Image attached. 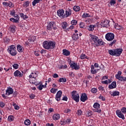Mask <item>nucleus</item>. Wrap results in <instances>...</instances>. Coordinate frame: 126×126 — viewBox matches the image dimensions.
Returning a JSON list of instances; mask_svg holds the SVG:
<instances>
[{
    "label": "nucleus",
    "instance_id": "nucleus-5",
    "mask_svg": "<svg viewBox=\"0 0 126 126\" xmlns=\"http://www.w3.org/2000/svg\"><path fill=\"white\" fill-rule=\"evenodd\" d=\"M70 66L71 68H73V69H75V70H78V69L80 68V67H79V64H77V63H76L75 62L71 63L70 64Z\"/></svg>",
    "mask_w": 126,
    "mask_h": 126
},
{
    "label": "nucleus",
    "instance_id": "nucleus-60",
    "mask_svg": "<svg viewBox=\"0 0 126 126\" xmlns=\"http://www.w3.org/2000/svg\"><path fill=\"white\" fill-rule=\"evenodd\" d=\"M13 106L15 110H19V109H20V107H19V106H18V105H16L15 103L13 104Z\"/></svg>",
    "mask_w": 126,
    "mask_h": 126
},
{
    "label": "nucleus",
    "instance_id": "nucleus-35",
    "mask_svg": "<svg viewBox=\"0 0 126 126\" xmlns=\"http://www.w3.org/2000/svg\"><path fill=\"white\" fill-rule=\"evenodd\" d=\"M108 53L109 54L111 55V56H115V49H110L108 51Z\"/></svg>",
    "mask_w": 126,
    "mask_h": 126
},
{
    "label": "nucleus",
    "instance_id": "nucleus-11",
    "mask_svg": "<svg viewBox=\"0 0 126 126\" xmlns=\"http://www.w3.org/2000/svg\"><path fill=\"white\" fill-rule=\"evenodd\" d=\"M63 92L62 91H58L56 95L55 99L57 101H61V97H62V94Z\"/></svg>",
    "mask_w": 126,
    "mask_h": 126
},
{
    "label": "nucleus",
    "instance_id": "nucleus-61",
    "mask_svg": "<svg viewBox=\"0 0 126 126\" xmlns=\"http://www.w3.org/2000/svg\"><path fill=\"white\" fill-rule=\"evenodd\" d=\"M116 42H117V40L116 39H114L109 44V46H113V45H115V44H116Z\"/></svg>",
    "mask_w": 126,
    "mask_h": 126
},
{
    "label": "nucleus",
    "instance_id": "nucleus-31",
    "mask_svg": "<svg viewBox=\"0 0 126 126\" xmlns=\"http://www.w3.org/2000/svg\"><path fill=\"white\" fill-rule=\"evenodd\" d=\"M7 120H8V122L11 123V122H13V121H14V117H13V115H10L8 117Z\"/></svg>",
    "mask_w": 126,
    "mask_h": 126
},
{
    "label": "nucleus",
    "instance_id": "nucleus-21",
    "mask_svg": "<svg viewBox=\"0 0 126 126\" xmlns=\"http://www.w3.org/2000/svg\"><path fill=\"white\" fill-rule=\"evenodd\" d=\"M59 119H61V115L59 114H54L53 116V119L54 121H58Z\"/></svg>",
    "mask_w": 126,
    "mask_h": 126
},
{
    "label": "nucleus",
    "instance_id": "nucleus-45",
    "mask_svg": "<svg viewBox=\"0 0 126 126\" xmlns=\"http://www.w3.org/2000/svg\"><path fill=\"white\" fill-rule=\"evenodd\" d=\"M29 4H30V2H29V1H26L23 4V6H24L25 7H28V6H29Z\"/></svg>",
    "mask_w": 126,
    "mask_h": 126
},
{
    "label": "nucleus",
    "instance_id": "nucleus-53",
    "mask_svg": "<svg viewBox=\"0 0 126 126\" xmlns=\"http://www.w3.org/2000/svg\"><path fill=\"white\" fill-rule=\"evenodd\" d=\"M10 30H11V32H12V33H14V32H15V26H13L11 27Z\"/></svg>",
    "mask_w": 126,
    "mask_h": 126
},
{
    "label": "nucleus",
    "instance_id": "nucleus-33",
    "mask_svg": "<svg viewBox=\"0 0 126 126\" xmlns=\"http://www.w3.org/2000/svg\"><path fill=\"white\" fill-rule=\"evenodd\" d=\"M20 16L24 20H25V19H27V18H28V16L25 15L24 14H23V13H21L20 14Z\"/></svg>",
    "mask_w": 126,
    "mask_h": 126
},
{
    "label": "nucleus",
    "instance_id": "nucleus-57",
    "mask_svg": "<svg viewBox=\"0 0 126 126\" xmlns=\"http://www.w3.org/2000/svg\"><path fill=\"white\" fill-rule=\"evenodd\" d=\"M71 110L70 109H69L68 108H66L64 110V113L65 114H68V113H70V111Z\"/></svg>",
    "mask_w": 126,
    "mask_h": 126
},
{
    "label": "nucleus",
    "instance_id": "nucleus-64",
    "mask_svg": "<svg viewBox=\"0 0 126 126\" xmlns=\"http://www.w3.org/2000/svg\"><path fill=\"white\" fill-rule=\"evenodd\" d=\"M91 71L93 74H95L97 73V71H96L95 69H94V70H91Z\"/></svg>",
    "mask_w": 126,
    "mask_h": 126
},
{
    "label": "nucleus",
    "instance_id": "nucleus-32",
    "mask_svg": "<svg viewBox=\"0 0 126 126\" xmlns=\"http://www.w3.org/2000/svg\"><path fill=\"white\" fill-rule=\"evenodd\" d=\"M85 59H86V60H89V58L88 57L86 56V55H85V54H81V55L80 56V59L84 60Z\"/></svg>",
    "mask_w": 126,
    "mask_h": 126
},
{
    "label": "nucleus",
    "instance_id": "nucleus-9",
    "mask_svg": "<svg viewBox=\"0 0 126 126\" xmlns=\"http://www.w3.org/2000/svg\"><path fill=\"white\" fill-rule=\"evenodd\" d=\"M57 14L60 17H63V18H64L65 17L64 10L63 9L58 10Z\"/></svg>",
    "mask_w": 126,
    "mask_h": 126
},
{
    "label": "nucleus",
    "instance_id": "nucleus-3",
    "mask_svg": "<svg viewBox=\"0 0 126 126\" xmlns=\"http://www.w3.org/2000/svg\"><path fill=\"white\" fill-rule=\"evenodd\" d=\"M71 98L72 100H74L76 102H79V94H77L76 91H73L72 92Z\"/></svg>",
    "mask_w": 126,
    "mask_h": 126
},
{
    "label": "nucleus",
    "instance_id": "nucleus-29",
    "mask_svg": "<svg viewBox=\"0 0 126 126\" xmlns=\"http://www.w3.org/2000/svg\"><path fill=\"white\" fill-rule=\"evenodd\" d=\"M3 40H4V43L6 45L9 44V42H10V39H9V38H8L7 37H4Z\"/></svg>",
    "mask_w": 126,
    "mask_h": 126
},
{
    "label": "nucleus",
    "instance_id": "nucleus-14",
    "mask_svg": "<svg viewBox=\"0 0 126 126\" xmlns=\"http://www.w3.org/2000/svg\"><path fill=\"white\" fill-rule=\"evenodd\" d=\"M117 88V82L113 81L110 85H108L109 89H114Z\"/></svg>",
    "mask_w": 126,
    "mask_h": 126
},
{
    "label": "nucleus",
    "instance_id": "nucleus-59",
    "mask_svg": "<svg viewBox=\"0 0 126 126\" xmlns=\"http://www.w3.org/2000/svg\"><path fill=\"white\" fill-rule=\"evenodd\" d=\"M121 112L123 113V114H126V107H123L121 109Z\"/></svg>",
    "mask_w": 126,
    "mask_h": 126
},
{
    "label": "nucleus",
    "instance_id": "nucleus-56",
    "mask_svg": "<svg viewBox=\"0 0 126 126\" xmlns=\"http://www.w3.org/2000/svg\"><path fill=\"white\" fill-rule=\"evenodd\" d=\"M110 3L111 5H115L116 4V0H110Z\"/></svg>",
    "mask_w": 126,
    "mask_h": 126
},
{
    "label": "nucleus",
    "instance_id": "nucleus-22",
    "mask_svg": "<svg viewBox=\"0 0 126 126\" xmlns=\"http://www.w3.org/2000/svg\"><path fill=\"white\" fill-rule=\"evenodd\" d=\"M71 15V9H68L65 11V17H68Z\"/></svg>",
    "mask_w": 126,
    "mask_h": 126
},
{
    "label": "nucleus",
    "instance_id": "nucleus-8",
    "mask_svg": "<svg viewBox=\"0 0 126 126\" xmlns=\"http://www.w3.org/2000/svg\"><path fill=\"white\" fill-rule=\"evenodd\" d=\"M88 100V97H87V94L86 93H82L80 96V101L81 102H85Z\"/></svg>",
    "mask_w": 126,
    "mask_h": 126
},
{
    "label": "nucleus",
    "instance_id": "nucleus-62",
    "mask_svg": "<svg viewBox=\"0 0 126 126\" xmlns=\"http://www.w3.org/2000/svg\"><path fill=\"white\" fill-rule=\"evenodd\" d=\"M7 6H9V7H13V5H12V2H10L9 3H8Z\"/></svg>",
    "mask_w": 126,
    "mask_h": 126
},
{
    "label": "nucleus",
    "instance_id": "nucleus-13",
    "mask_svg": "<svg viewBox=\"0 0 126 126\" xmlns=\"http://www.w3.org/2000/svg\"><path fill=\"white\" fill-rule=\"evenodd\" d=\"M13 93V89L10 87L7 88L6 90V95L7 96H9V95H11Z\"/></svg>",
    "mask_w": 126,
    "mask_h": 126
},
{
    "label": "nucleus",
    "instance_id": "nucleus-37",
    "mask_svg": "<svg viewBox=\"0 0 126 126\" xmlns=\"http://www.w3.org/2000/svg\"><path fill=\"white\" fill-rule=\"evenodd\" d=\"M91 16L90 14L87 13H84V14L82 15V17L83 18H87L88 17H90Z\"/></svg>",
    "mask_w": 126,
    "mask_h": 126
},
{
    "label": "nucleus",
    "instance_id": "nucleus-20",
    "mask_svg": "<svg viewBox=\"0 0 126 126\" xmlns=\"http://www.w3.org/2000/svg\"><path fill=\"white\" fill-rule=\"evenodd\" d=\"M63 56H66V57H67L69 56V55H70V52L66 49H63Z\"/></svg>",
    "mask_w": 126,
    "mask_h": 126
},
{
    "label": "nucleus",
    "instance_id": "nucleus-39",
    "mask_svg": "<svg viewBox=\"0 0 126 126\" xmlns=\"http://www.w3.org/2000/svg\"><path fill=\"white\" fill-rule=\"evenodd\" d=\"M73 9L76 12L79 11V10H80V7H79V6H74Z\"/></svg>",
    "mask_w": 126,
    "mask_h": 126
},
{
    "label": "nucleus",
    "instance_id": "nucleus-50",
    "mask_svg": "<svg viewBox=\"0 0 126 126\" xmlns=\"http://www.w3.org/2000/svg\"><path fill=\"white\" fill-rule=\"evenodd\" d=\"M98 99H99L100 100H101V101H105V100H106V98H105V97H104L101 94H100V96L98 97Z\"/></svg>",
    "mask_w": 126,
    "mask_h": 126
},
{
    "label": "nucleus",
    "instance_id": "nucleus-48",
    "mask_svg": "<svg viewBox=\"0 0 126 126\" xmlns=\"http://www.w3.org/2000/svg\"><path fill=\"white\" fill-rule=\"evenodd\" d=\"M79 26L80 28H84L85 27V23L84 22H81L80 23Z\"/></svg>",
    "mask_w": 126,
    "mask_h": 126
},
{
    "label": "nucleus",
    "instance_id": "nucleus-6",
    "mask_svg": "<svg viewBox=\"0 0 126 126\" xmlns=\"http://www.w3.org/2000/svg\"><path fill=\"white\" fill-rule=\"evenodd\" d=\"M123 48H117L115 49V57H120L123 53Z\"/></svg>",
    "mask_w": 126,
    "mask_h": 126
},
{
    "label": "nucleus",
    "instance_id": "nucleus-25",
    "mask_svg": "<svg viewBox=\"0 0 126 126\" xmlns=\"http://www.w3.org/2000/svg\"><path fill=\"white\" fill-rule=\"evenodd\" d=\"M72 38L74 41H77V40H78L79 39L78 34L73 33V34L72 35Z\"/></svg>",
    "mask_w": 126,
    "mask_h": 126
},
{
    "label": "nucleus",
    "instance_id": "nucleus-30",
    "mask_svg": "<svg viewBox=\"0 0 126 126\" xmlns=\"http://www.w3.org/2000/svg\"><path fill=\"white\" fill-rule=\"evenodd\" d=\"M97 43L99 45V46H104L105 45V44H106L104 41H102L101 39H99L98 40H97Z\"/></svg>",
    "mask_w": 126,
    "mask_h": 126
},
{
    "label": "nucleus",
    "instance_id": "nucleus-38",
    "mask_svg": "<svg viewBox=\"0 0 126 126\" xmlns=\"http://www.w3.org/2000/svg\"><path fill=\"white\" fill-rule=\"evenodd\" d=\"M24 124L26 126H30L31 124V121L29 119H27L25 121Z\"/></svg>",
    "mask_w": 126,
    "mask_h": 126
},
{
    "label": "nucleus",
    "instance_id": "nucleus-46",
    "mask_svg": "<svg viewBox=\"0 0 126 126\" xmlns=\"http://www.w3.org/2000/svg\"><path fill=\"white\" fill-rule=\"evenodd\" d=\"M118 80L120 81H123V82L126 81V77L121 76L119 79H118Z\"/></svg>",
    "mask_w": 126,
    "mask_h": 126
},
{
    "label": "nucleus",
    "instance_id": "nucleus-36",
    "mask_svg": "<svg viewBox=\"0 0 126 126\" xmlns=\"http://www.w3.org/2000/svg\"><path fill=\"white\" fill-rule=\"evenodd\" d=\"M122 71H119L117 74L115 75V77L116 79H118L120 77H122Z\"/></svg>",
    "mask_w": 126,
    "mask_h": 126
},
{
    "label": "nucleus",
    "instance_id": "nucleus-52",
    "mask_svg": "<svg viewBox=\"0 0 126 126\" xmlns=\"http://www.w3.org/2000/svg\"><path fill=\"white\" fill-rule=\"evenodd\" d=\"M72 25H76L77 24V21L76 20H72L71 22Z\"/></svg>",
    "mask_w": 126,
    "mask_h": 126
},
{
    "label": "nucleus",
    "instance_id": "nucleus-63",
    "mask_svg": "<svg viewBox=\"0 0 126 126\" xmlns=\"http://www.w3.org/2000/svg\"><path fill=\"white\" fill-rule=\"evenodd\" d=\"M30 98H31V99H34L35 98V94H30Z\"/></svg>",
    "mask_w": 126,
    "mask_h": 126
},
{
    "label": "nucleus",
    "instance_id": "nucleus-34",
    "mask_svg": "<svg viewBox=\"0 0 126 126\" xmlns=\"http://www.w3.org/2000/svg\"><path fill=\"white\" fill-rule=\"evenodd\" d=\"M94 109H100V104L98 102H95L93 105Z\"/></svg>",
    "mask_w": 126,
    "mask_h": 126
},
{
    "label": "nucleus",
    "instance_id": "nucleus-24",
    "mask_svg": "<svg viewBox=\"0 0 126 126\" xmlns=\"http://www.w3.org/2000/svg\"><path fill=\"white\" fill-rule=\"evenodd\" d=\"M114 28L115 29H117V30H120V31H122L123 30V27L122 26H120V25L118 24H116L114 26Z\"/></svg>",
    "mask_w": 126,
    "mask_h": 126
},
{
    "label": "nucleus",
    "instance_id": "nucleus-40",
    "mask_svg": "<svg viewBox=\"0 0 126 126\" xmlns=\"http://www.w3.org/2000/svg\"><path fill=\"white\" fill-rule=\"evenodd\" d=\"M62 28L63 29H66L67 27V23L66 22H63L62 24Z\"/></svg>",
    "mask_w": 126,
    "mask_h": 126
},
{
    "label": "nucleus",
    "instance_id": "nucleus-17",
    "mask_svg": "<svg viewBox=\"0 0 126 126\" xmlns=\"http://www.w3.org/2000/svg\"><path fill=\"white\" fill-rule=\"evenodd\" d=\"M90 37L93 42L94 43H97L98 42V40H99V38L96 35L90 34Z\"/></svg>",
    "mask_w": 126,
    "mask_h": 126
},
{
    "label": "nucleus",
    "instance_id": "nucleus-18",
    "mask_svg": "<svg viewBox=\"0 0 126 126\" xmlns=\"http://www.w3.org/2000/svg\"><path fill=\"white\" fill-rule=\"evenodd\" d=\"M17 50L19 53H22L24 50V48H23V47H22L20 44H18L17 45Z\"/></svg>",
    "mask_w": 126,
    "mask_h": 126
},
{
    "label": "nucleus",
    "instance_id": "nucleus-55",
    "mask_svg": "<svg viewBox=\"0 0 126 126\" xmlns=\"http://www.w3.org/2000/svg\"><path fill=\"white\" fill-rule=\"evenodd\" d=\"M92 116V111L89 110L87 112V117H91Z\"/></svg>",
    "mask_w": 126,
    "mask_h": 126
},
{
    "label": "nucleus",
    "instance_id": "nucleus-19",
    "mask_svg": "<svg viewBox=\"0 0 126 126\" xmlns=\"http://www.w3.org/2000/svg\"><path fill=\"white\" fill-rule=\"evenodd\" d=\"M40 82V84L38 85V86H37V89L41 91L43 89V88H47V86H44L43 85V83L42 82Z\"/></svg>",
    "mask_w": 126,
    "mask_h": 126
},
{
    "label": "nucleus",
    "instance_id": "nucleus-44",
    "mask_svg": "<svg viewBox=\"0 0 126 126\" xmlns=\"http://www.w3.org/2000/svg\"><path fill=\"white\" fill-rule=\"evenodd\" d=\"M19 20H17L16 19H14L13 18H10V21H11L12 22H14V23H17L18 22Z\"/></svg>",
    "mask_w": 126,
    "mask_h": 126
},
{
    "label": "nucleus",
    "instance_id": "nucleus-10",
    "mask_svg": "<svg viewBox=\"0 0 126 126\" xmlns=\"http://www.w3.org/2000/svg\"><path fill=\"white\" fill-rule=\"evenodd\" d=\"M29 82L30 83H32V84H34V85H39L40 84V82H38L36 78H32V79H29Z\"/></svg>",
    "mask_w": 126,
    "mask_h": 126
},
{
    "label": "nucleus",
    "instance_id": "nucleus-7",
    "mask_svg": "<svg viewBox=\"0 0 126 126\" xmlns=\"http://www.w3.org/2000/svg\"><path fill=\"white\" fill-rule=\"evenodd\" d=\"M109 22L107 20H104L103 21H102L101 23H100L101 26L102 27H106V28H108L110 25H109Z\"/></svg>",
    "mask_w": 126,
    "mask_h": 126
},
{
    "label": "nucleus",
    "instance_id": "nucleus-58",
    "mask_svg": "<svg viewBox=\"0 0 126 126\" xmlns=\"http://www.w3.org/2000/svg\"><path fill=\"white\" fill-rule=\"evenodd\" d=\"M12 66L15 69H17V68H18L19 66V65H18V64H14L12 65Z\"/></svg>",
    "mask_w": 126,
    "mask_h": 126
},
{
    "label": "nucleus",
    "instance_id": "nucleus-27",
    "mask_svg": "<svg viewBox=\"0 0 126 126\" xmlns=\"http://www.w3.org/2000/svg\"><path fill=\"white\" fill-rule=\"evenodd\" d=\"M120 92L117 91H114L113 92V93L111 94V96L113 97H116V96H119Z\"/></svg>",
    "mask_w": 126,
    "mask_h": 126
},
{
    "label": "nucleus",
    "instance_id": "nucleus-54",
    "mask_svg": "<svg viewBox=\"0 0 126 126\" xmlns=\"http://www.w3.org/2000/svg\"><path fill=\"white\" fill-rule=\"evenodd\" d=\"M83 114V112L81 110H77V114L78 116H81Z\"/></svg>",
    "mask_w": 126,
    "mask_h": 126
},
{
    "label": "nucleus",
    "instance_id": "nucleus-2",
    "mask_svg": "<svg viewBox=\"0 0 126 126\" xmlns=\"http://www.w3.org/2000/svg\"><path fill=\"white\" fill-rule=\"evenodd\" d=\"M7 52L12 56L14 57L17 55V51H16V47L14 45H11L8 47Z\"/></svg>",
    "mask_w": 126,
    "mask_h": 126
},
{
    "label": "nucleus",
    "instance_id": "nucleus-15",
    "mask_svg": "<svg viewBox=\"0 0 126 126\" xmlns=\"http://www.w3.org/2000/svg\"><path fill=\"white\" fill-rule=\"evenodd\" d=\"M55 23L54 22H50L47 26V30H50V31H52V28L54 27V26L55 25Z\"/></svg>",
    "mask_w": 126,
    "mask_h": 126
},
{
    "label": "nucleus",
    "instance_id": "nucleus-51",
    "mask_svg": "<svg viewBox=\"0 0 126 126\" xmlns=\"http://www.w3.org/2000/svg\"><path fill=\"white\" fill-rule=\"evenodd\" d=\"M98 90L99 91H102V92H105V89H104V87L100 86L98 87Z\"/></svg>",
    "mask_w": 126,
    "mask_h": 126
},
{
    "label": "nucleus",
    "instance_id": "nucleus-1",
    "mask_svg": "<svg viewBox=\"0 0 126 126\" xmlns=\"http://www.w3.org/2000/svg\"><path fill=\"white\" fill-rule=\"evenodd\" d=\"M42 46L46 50L54 49L56 47V42L52 40L44 41L42 43Z\"/></svg>",
    "mask_w": 126,
    "mask_h": 126
},
{
    "label": "nucleus",
    "instance_id": "nucleus-41",
    "mask_svg": "<svg viewBox=\"0 0 126 126\" xmlns=\"http://www.w3.org/2000/svg\"><path fill=\"white\" fill-rule=\"evenodd\" d=\"M41 0H34L32 2V5L33 6H35L37 3H39Z\"/></svg>",
    "mask_w": 126,
    "mask_h": 126
},
{
    "label": "nucleus",
    "instance_id": "nucleus-42",
    "mask_svg": "<svg viewBox=\"0 0 126 126\" xmlns=\"http://www.w3.org/2000/svg\"><path fill=\"white\" fill-rule=\"evenodd\" d=\"M57 91H58V89L52 88L50 90V92L51 93H53V94H56Z\"/></svg>",
    "mask_w": 126,
    "mask_h": 126
},
{
    "label": "nucleus",
    "instance_id": "nucleus-47",
    "mask_svg": "<svg viewBox=\"0 0 126 126\" xmlns=\"http://www.w3.org/2000/svg\"><path fill=\"white\" fill-rule=\"evenodd\" d=\"M59 81V82H66V79L65 78H60Z\"/></svg>",
    "mask_w": 126,
    "mask_h": 126
},
{
    "label": "nucleus",
    "instance_id": "nucleus-26",
    "mask_svg": "<svg viewBox=\"0 0 126 126\" xmlns=\"http://www.w3.org/2000/svg\"><path fill=\"white\" fill-rule=\"evenodd\" d=\"M95 27H96L95 25H90L88 28V30H89V31H93Z\"/></svg>",
    "mask_w": 126,
    "mask_h": 126
},
{
    "label": "nucleus",
    "instance_id": "nucleus-43",
    "mask_svg": "<svg viewBox=\"0 0 126 126\" xmlns=\"http://www.w3.org/2000/svg\"><path fill=\"white\" fill-rule=\"evenodd\" d=\"M97 91H98V90L97 88H93L91 90V92L92 93H93L94 94H95V93H97Z\"/></svg>",
    "mask_w": 126,
    "mask_h": 126
},
{
    "label": "nucleus",
    "instance_id": "nucleus-12",
    "mask_svg": "<svg viewBox=\"0 0 126 126\" xmlns=\"http://www.w3.org/2000/svg\"><path fill=\"white\" fill-rule=\"evenodd\" d=\"M116 114L119 118H121V119H122V120H125V115H124L122 113V111H121V110H117L116 111Z\"/></svg>",
    "mask_w": 126,
    "mask_h": 126
},
{
    "label": "nucleus",
    "instance_id": "nucleus-49",
    "mask_svg": "<svg viewBox=\"0 0 126 126\" xmlns=\"http://www.w3.org/2000/svg\"><path fill=\"white\" fill-rule=\"evenodd\" d=\"M94 112H95V113H101V112H102V111L101 110V109H99V108H95V109H93Z\"/></svg>",
    "mask_w": 126,
    "mask_h": 126
},
{
    "label": "nucleus",
    "instance_id": "nucleus-4",
    "mask_svg": "<svg viewBox=\"0 0 126 126\" xmlns=\"http://www.w3.org/2000/svg\"><path fill=\"white\" fill-rule=\"evenodd\" d=\"M105 39L107 41H113L114 39H115V34L112 32H108L105 35Z\"/></svg>",
    "mask_w": 126,
    "mask_h": 126
},
{
    "label": "nucleus",
    "instance_id": "nucleus-28",
    "mask_svg": "<svg viewBox=\"0 0 126 126\" xmlns=\"http://www.w3.org/2000/svg\"><path fill=\"white\" fill-rule=\"evenodd\" d=\"M111 82H112V79H107L106 80L101 81V83H102V84H109L111 83Z\"/></svg>",
    "mask_w": 126,
    "mask_h": 126
},
{
    "label": "nucleus",
    "instance_id": "nucleus-23",
    "mask_svg": "<svg viewBox=\"0 0 126 126\" xmlns=\"http://www.w3.org/2000/svg\"><path fill=\"white\" fill-rule=\"evenodd\" d=\"M38 76V74L35 72H32L31 74L29 75V77L30 78H36Z\"/></svg>",
    "mask_w": 126,
    "mask_h": 126
},
{
    "label": "nucleus",
    "instance_id": "nucleus-16",
    "mask_svg": "<svg viewBox=\"0 0 126 126\" xmlns=\"http://www.w3.org/2000/svg\"><path fill=\"white\" fill-rule=\"evenodd\" d=\"M14 75L17 77H22V76H23V74L20 71L17 70L14 72Z\"/></svg>",
    "mask_w": 126,
    "mask_h": 126
}]
</instances>
